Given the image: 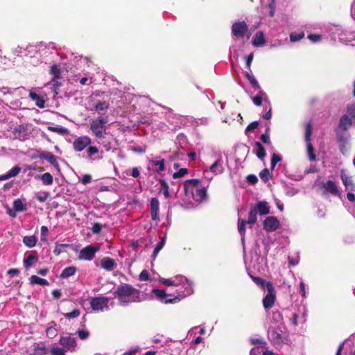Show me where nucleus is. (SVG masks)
<instances>
[{
    "instance_id": "f257e3e1",
    "label": "nucleus",
    "mask_w": 355,
    "mask_h": 355,
    "mask_svg": "<svg viewBox=\"0 0 355 355\" xmlns=\"http://www.w3.org/2000/svg\"><path fill=\"white\" fill-rule=\"evenodd\" d=\"M111 98L112 103L114 100H116L117 103L122 104H128V105L125 107L127 111H144L149 109L151 111L157 110L158 107H162L161 105L151 102L150 99L146 96H133L130 93L124 92L117 88H113L108 94Z\"/></svg>"
},
{
    "instance_id": "f03ea898",
    "label": "nucleus",
    "mask_w": 355,
    "mask_h": 355,
    "mask_svg": "<svg viewBox=\"0 0 355 355\" xmlns=\"http://www.w3.org/2000/svg\"><path fill=\"white\" fill-rule=\"evenodd\" d=\"M140 291L128 284H123L117 286L113 293L114 297L117 298L122 306H126L130 302H140Z\"/></svg>"
},
{
    "instance_id": "7ed1b4c3",
    "label": "nucleus",
    "mask_w": 355,
    "mask_h": 355,
    "mask_svg": "<svg viewBox=\"0 0 355 355\" xmlns=\"http://www.w3.org/2000/svg\"><path fill=\"white\" fill-rule=\"evenodd\" d=\"M108 123L107 117L101 116L98 118L92 121L90 123V129L96 137L98 139V143L103 144L105 150L108 151L112 148L110 141H104V135L105 134V125Z\"/></svg>"
},
{
    "instance_id": "20e7f679",
    "label": "nucleus",
    "mask_w": 355,
    "mask_h": 355,
    "mask_svg": "<svg viewBox=\"0 0 355 355\" xmlns=\"http://www.w3.org/2000/svg\"><path fill=\"white\" fill-rule=\"evenodd\" d=\"M184 290L178 288L176 291L178 295L171 298H166V296H172L171 294H167L164 290L155 288L152 291L153 293L158 298V300L164 304L174 303L177 300L183 298L187 295L192 293V288L189 284L187 279H184Z\"/></svg>"
},
{
    "instance_id": "39448f33",
    "label": "nucleus",
    "mask_w": 355,
    "mask_h": 355,
    "mask_svg": "<svg viewBox=\"0 0 355 355\" xmlns=\"http://www.w3.org/2000/svg\"><path fill=\"white\" fill-rule=\"evenodd\" d=\"M288 333L283 322L277 326H271L268 329V338L273 345L281 346L282 344L288 343Z\"/></svg>"
},
{
    "instance_id": "423d86ee",
    "label": "nucleus",
    "mask_w": 355,
    "mask_h": 355,
    "mask_svg": "<svg viewBox=\"0 0 355 355\" xmlns=\"http://www.w3.org/2000/svg\"><path fill=\"white\" fill-rule=\"evenodd\" d=\"M92 102V106L96 111H105L109 108L110 101L111 98L108 93L105 92L96 91L90 96Z\"/></svg>"
},
{
    "instance_id": "0eeeda50",
    "label": "nucleus",
    "mask_w": 355,
    "mask_h": 355,
    "mask_svg": "<svg viewBox=\"0 0 355 355\" xmlns=\"http://www.w3.org/2000/svg\"><path fill=\"white\" fill-rule=\"evenodd\" d=\"M270 213V206L266 201H259L251 206L249 211L250 222L257 223V214L267 215Z\"/></svg>"
},
{
    "instance_id": "6e6552de",
    "label": "nucleus",
    "mask_w": 355,
    "mask_h": 355,
    "mask_svg": "<svg viewBox=\"0 0 355 355\" xmlns=\"http://www.w3.org/2000/svg\"><path fill=\"white\" fill-rule=\"evenodd\" d=\"M268 294L263 299V305L266 309H270L274 305L276 300V291L270 282L266 284Z\"/></svg>"
},
{
    "instance_id": "1a4fd4ad",
    "label": "nucleus",
    "mask_w": 355,
    "mask_h": 355,
    "mask_svg": "<svg viewBox=\"0 0 355 355\" xmlns=\"http://www.w3.org/2000/svg\"><path fill=\"white\" fill-rule=\"evenodd\" d=\"M312 133V124L309 122L305 126V141L307 146V154L310 161L314 162L316 160V155L313 145L311 143V136Z\"/></svg>"
},
{
    "instance_id": "9d476101",
    "label": "nucleus",
    "mask_w": 355,
    "mask_h": 355,
    "mask_svg": "<svg viewBox=\"0 0 355 355\" xmlns=\"http://www.w3.org/2000/svg\"><path fill=\"white\" fill-rule=\"evenodd\" d=\"M45 96L44 92L39 88H32L29 90V97L39 108L42 109L45 107Z\"/></svg>"
},
{
    "instance_id": "9b49d317",
    "label": "nucleus",
    "mask_w": 355,
    "mask_h": 355,
    "mask_svg": "<svg viewBox=\"0 0 355 355\" xmlns=\"http://www.w3.org/2000/svg\"><path fill=\"white\" fill-rule=\"evenodd\" d=\"M248 31V26L244 21H236L232 26V33L236 37H243L245 35Z\"/></svg>"
},
{
    "instance_id": "f8f14e48",
    "label": "nucleus",
    "mask_w": 355,
    "mask_h": 355,
    "mask_svg": "<svg viewBox=\"0 0 355 355\" xmlns=\"http://www.w3.org/2000/svg\"><path fill=\"white\" fill-rule=\"evenodd\" d=\"M58 343L62 346V348L64 349L65 351H69L71 352L76 351L77 346L76 340L70 336H60Z\"/></svg>"
},
{
    "instance_id": "ddd939ff",
    "label": "nucleus",
    "mask_w": 355,
    "mask_h": 355,
    "mask_svg": "<svg viewBox=\"0 0 355 355\" xmlns=\"http://www.w3.org/2000/svg\"><path fill=\"white\" fill-rule=\"evenodd\" d=\"M92 143V139L88 136L79 137L74 139L73 147L75 151L80 152Z\"/></svg>"
},
{
    "instance_id": "4468645a",
    "label": "nucleus",
    "mask_w": 355,
    "mask_h": 355,
    "mask_svg": "<svg viewBox=\"0 0 355 355\" xmlns=\"http://www.w3.org/2000/svg\"><path fill=\"white\" fill-rule=\"evenodd\" d=\"M263 226L266 232H274L279 227L280 222L275 216H268L263 220Z\"/></svg>"
},
{
    "instance_id": "2eb2a0df",
    "label": "nucleus",
    "mask_w": 355,
    "mask_h": 355,
    "mask_svg": "<svg viewBox=\"0 0 355 355\" xmlns=\"http://www.w3.org/2000/svg\"><path fill=\"white\" fill-rule=\"evenodd\" d=\"M108 298L105 297H95L90 300V305L94 311H103L108 306Z\"/></svg>"
},
{
    "instance_id": "dca6fc26",
    "label": "nucleus",
    "mask_w": 355,
    "mask_h": 355,
    "mask_svg": "<svg viewBox=\"0 0 355 355\" xmlns=\"http://www.w3.org/2000/svg\"><path fill=\"white\" fill-rule=\"evenodd\" d=\"M98 250V248L92 245H88L80 250L79 259L90 261L95 257V254Z\"/></svg>"
},
{
    "instance_id": "f3484780",
    "label": "nucleus",
    "mask_w": 355,
    "mask_h": 355,
    "mask_svg": "<svg viewBox=\"0 0 355 355\" xmlns=\"http://www.w3.org/2000/svg\"><path fill=\"white\" fill-rule=\"evenodd\" d=\"M200 180L198 179H190L185 181L184 184V190L186 196H193L197 187L199 186Z\"/></svg>"
},
{
    "instance_id": "a211bd4d",
    "label": "nucleus",
    "mask_w": 355,
    "mask_h": 355,
    "mask_svg": "<svg viewBox=\"0 0 355 355\" xmlns=\"http://www.w3.org/2000/svg\"><path fill=\"white\" fill-rule=\"evenodd\" d=\"M50 73L53 76V87H55L54 90L57 94L56 89L59 88L60 86L59 80L61 78V70L60 67L58 64H53L50 69Z\"/></svg>"
},
{
    "instance_id": "6ab92c4d",
    "label": "nucleus",
    "mask_w": 355,
    "mask_h": 355,
    "mask_svg": "<svg viewBox=\"0 0 355 355\" xmlns=\"http://www.w3.org/2000/svg\"><path fill=\"white\" fill-rule=\"evenodd\" d=\"M150 216L153 220L158 219L159 202L157 198H152L150 200Z\"/></svg>"
},
{
    "instance_id": "aec40b11",
    "label": "nucleus",
    "mask_w": 355,
    "mask_h": 355,
    "mask_svg": "<svg viewBox=\"0 0 355 355\" xmlns=\"http://www.w3.org/2000/svg\"><path fill=\"white\" fill-rule=\"evenodd\" d=\"M340 178L347 190L352 191H355V184L353 182L352 177L347 176L344 170L341 171Z\"/></svg>"
},
{
    "instance_id": "412c9836",
    "label": "nucleus",
    "mask_w": 355,
    "mask_h": 355,
    "mask_svg": "<svg viewBox=\"0 0 355 355\" xmlns=\"http://www.w3.org/2000/svg\"><path fill=\"white\" fill-rule=\"evenodd\" d=\"M38 261V254L36 251H32L30 254L24 259V266L28 270L35 263Z\"/></svg>"
},
{
    "instance_id": "4be33fe9",
    "label": "nucleus",
    "mask_w": 355,
    "mask_h": 355,
    "mask_svg": "<svg viewBox=\"0 0 355 355\" xmlns=\"http://www.w3.org/2000/svg\"><path fill=\"white\" fill-rule=\"evenodd\" d=\"M36 49L38 51H42L44 50H48L50 51V53L52 52V51H58L60 49V47H58L57 44L54 42H49L46 43L44 42H41L39 44H37Z\"/></svg>"
},
{
    "instance_id": "5701e85b",
    "label": "nucleus",
    "mask_w": 355,
    "mask_h": 355,
    "mask_svg": "<svg viewBox=\"0 0 355 355\" xmlns=\"http://www.w3.org/2000/svg\"><path fill=\"white\" fill-rule=\"evenodd\" d=\"M101 265L107 271H112L116 267V261L110 257H104L101 259Z\"/></svg>"
},
{
    "instance_id": "b1692460",
    "label": "nucleus",
    "mask_w": 355,
    "mask_h": 355,
    "mask_svg": "<svg viewBox=\"0 0 355 355\" xmlns=\"http://www.w3.org/2000/svg\"><path fill=\"white\" fill-rule=\"evenodd\" d=\"M49 349L44 343H35L33 353L29 355H46Z\"/></svg>"
},
{
    "instance_id": "393cba45",
    "label": "nucleus",
    "mask_w": 355,
    "mask_h": 355,
    "mask_svg": "<svg viewBox=\"0 0 355 355\" xmlns=\"http://www.w3.org/2000/svg\"><path fill=\"white\" fill-rule=\"evenodd\" d=\"M323 187L326 193H329L334 196H337L339 193L338 187L332 180H328L326 183H323Z\"/></svg>"
},
{
    "instance_id": "a878e982",
    "label": "nucleus",
    "mask_w": 355,
    "mask_h": 355,
    "mask_svg": "<svg viewBox=\"0 0 355 355\" xmlns=\"http://www.w3.org/2000/svg\"><path fill=\"white\" fill-rule=\"evenodd\" d=\"M40 157L47 160L49 163H51L53 166L58 167V163L57 161V157L52 153L49 151H43L40 153Z\"/></svg>"
},
{
    "instance_id": "bb28decb",
    "label": "nucleus",
    "mask_w": 355,
    "mask_h": 355,
    "mask_svg": "<svg viewBox=\"0 0 355 355\" xmlns=\"http://www.w3.org/2000/svg\"><path fill=\"white\" fill-rule=\"evenodd\" d=\"M352 125V119L347 114H344L340 119L338 129L346 131Z\"/></svg>"
},
{
    "instance_id": "cd10ccee",
    "label": "nucleus",
    "mask_w": 355,
    "mask_h": 355,
    "mask_svg": "<svg viewBox=\"0 0 355 355\" xmlns=\"http://www.w3.org/2000/svg\"><path fill=\"white\" fill-rule=\"evenodd\" d=\"M196 201L201 202L207 198V189L205 187H197L195 193L192 196Z\"/></svg>"
},
{
    "instance_id": "c85d7f7f",
    "label": "nucleus",
    "mask_w": 355,
    "mask_h": 355,
    "mask_svg": "<svg viewBox=\"0 0 355 355\" xmlns=\"http://www.w3.org/2000/svg\"><path fill=\"white\" fill-rule=\"evenodd\" d=\"M266 42L263 32L258 31L255 33L252 39V45L256 47L262 46Z\"/></svg>"
},
{
    "instance_id": "c756f323",
    "label": "nucleus",
    "mask_w": 355,
    "mask_h": 355,
    "mask_svg": "<svg viewBox=\"0 0 355 355\" xmlns=\"http://www.w3.org/2000/svg\"><path fill=\"white\" fill-rule=\"evenodd\" d=\"M245 78L250 82L251 86L254 89H260V85L255 78V77L252 75L251 72V69L248 71H245L243 72Z\"/></svg>"
},
{
    "instance_id": "7c9ffc66",
    "label": "nucleus",
    "mask_w": 355,
    "mask_h": 355,
    "mask_svg": "<svg viewBox=\"0 0 355 355\" xmlns=\"http://www.w3.org/2000/svg\"><path fill=\"white\" fill-rule=\"evenodd\" d=\"M258 93L252 98V101L254 105L259 106L261 105L263 101H266L267 98V94L263 90L257 89Z\"/></svg>"
},
{
    "instance_id": "2f4dec72",
    "label": "nucleus",
    "mask_w": 355,
    "mask_h": 355,
    "mask_svg": "<svg viewBox=\"0 0 355 355\" xmlns=\"http://www.w3.org/2000/svg\"><path fill=\"white\" fill-rule=\"evenodd\" d=\"M256 223L250 222V216L248 215V220H239L238 221V231L240 234L244 237L245 233V225L247 224L254 225Z\"/></svg>"
},
{
    "instance_id": "473e14b6",
    "label": "nucleus",
    "mask_w": 355,
    "mask_h": 355,
    "mask_svg": "<svg viewBox=\"0 0 355 355\" xmlns=\"http://www.w3.org/2000/svg\"><path fill=\"white\" fill-rule=\"evenodd\" d=\"M341 130L337 129L336 130V139L338 143L339 147L340 150L345 147V144L347 143V137L343 134L340 132Z\"/></svg>"
},
{
    "instance_id": "72a5a7b5",
    "label": "nucleus",
    "mask_w": 355,
    "mask_h": 355,
    "mask_svg": "<svg viewBox=\"0 0 355 355\" xmlns=\"http://www.w3.org/2000/svg\"><path fill=\"white\" fill-rule=\"evenodd\" d=\"M29 281H30V284H31V285H35V284H38V285H41V286H49V282L46 279L39 277L38 276L35 275H32L29 278Z\"/></svg>"
},
{
    "instance_id": "f704fd0d",
    "label": "nucleus",
    "mask_w": 355,
    "mask_h": 355,
    "mask_svg": "<svg viewBox=\"0 0 355 355\" xmlns=\"http://www.w3.org/2000/svg\"><path fill=\"white\" fill-rule=\"evenodd\" d=\"M256 150L254 153L256 154L257 157L261 160L266 157V150L263 145L259 141L255 142Z\"/></svg>"
},
{
    "instance_id": "c9c22d12",
    "label": "nucleus",
    "mask_w": 355,
    "mask_h": 355,
    "mask_svg": "<svg viewBox=\"0 0 355 355\" xmlns=\"http://www.w3.org/2000/svg\"><path fill=\"white\" fill-rule=\"evenodd\" d=\"M47 130L58 133L60 135H69V130L62 126L57 125V126H48Z\"/></svg>"
},
{
    "instance_id": "e433bc0d",
    "label": "nucleus",
    "mask_w": 355,
    "mask_h": 355,
    "mask_svg": "<svg viewBox=\"0 0 355 355\" xmlns=\"http://www.w3.org/2000/svg\"><path fill=\"white\" fill-rule=\"evenodd\" d=\"M159 182L161 184L159 193H162L166 198H168L170 197V193L168 183L165 180L161 178L159 180Z\"/></svg>"
},
{
    "instance_id": "4c0bfd02",
    "label": "nucleus",
    "mask_w": 355,
    "mask_h": 355,
    "mask_svg": "<svg viewBox=\"0 0 355 355\" xmlns=\"http://www.w3.org/2000/svg\"><path fill=\"white\" fill-rule=\"evenodd\" d=\"M76 271L77 268L75 266L67 267L62 270V273L60 274V277L62 279L68 278L75 275Z\"/></svg>"
},
{
    "instance_id": "58836bf2",
    "label": "nucleus",
    "mask_w": 355,
    "mask_h": 355,
    "mask_svg": "<svg viewBox=\"0 0 355 355\" xmlns=\"http://www.w3.org/2000/svg\"><path fill=\"white\" fill-rule=\"evenodd\" d=\"M37 241V238L35 235L26 236L23 238L24 243L28 248L34 247Z\"/></svg>"
},
{
    "instance_id": "ea45409f",
    "label": "nucleus",
    "mask_w": 355,
    "mask_h": 355,
    "mask_svg": "<svg viewBox=\"0 0 355 355\" xmlns=\"http://www.w3.org/2000/svg\"><path fill=\"white\" fill-rule=\"evenodd\" d=\"M209 170L215 173V174H220L223 172V168L220 164V161L216 160L214 164H211V166L209 167Z\"/></svg>"
},
{
    "instance_id": "a19ab883",
    "label": "nucleus",
    "mask_w": 355,
    "mask_h": 355,
    "mask_svg": "<svg viewBox=\"0 0 355 355\" xmlns=\"http://www.w3.org/2000/svg\"><path fill=\"white\" fill-rule=\"evenodd\" d=\"M250 277L252 279V281L259 286L261 289L264 290L266 288V284L267 282L266 280L261 277H255L250 275Z\"/></svg>"
},
{
    "instance_id": "79ce46f5",
    "label": "nucleus",
    "mask_w": 355,
    "mask_h": 355,
    "mask_svg": "<svg viewBox=\"0 0 355 355\" xmlns=\"http://www.w3.org/2000/svg\"><path fill=\"white\" fill-rule=\"evenodd\" d=\"M166 243V238L163 237L161 239V241L157 244L156 247L154 249V251L153 252V259H155L157 256L159 251L164 248Z\"/></svg>"
},
{
    "instance_id": "37998d69",
    "label": "nucleus",
    "mask_w": 355,
    "mask_h": 355,
    "mask_svg": "<svg viewBox=\"0 0 355 355\" xmlns=\"http://www.w3.org/2000/svg\"><path fill=\"white\" fill-rule=\"evenodd\" d=\"M13 208L17 211H23L26 209V205L20 199L15 200L13 202Z\"/></svg>"
},
{
    "instance_id": "c03bdc74",
    "label": "nucleus",
    "mask_w": 355,
    "mask_h": 355,
    "mask_svg": "<svg viewBox=\"0 0 355 355\" xmlns=\"http://www.w3.org/2000/svg\"><path fill=\"white\" fill-rule=\"evenodd\" d=\"M41 180L44 185H51L53 182V176L49 173H45L41 176Z\"/></svg>"
},
{
    "instance_id": "a18cd8bd",
    "label": "nucleus",
    "mask_w": 355,
    "mask_h": 355,
    "mask_svg": "<svg viewBox=\"0 0 355 355\" xmlns=\"http://www.w3.org/2000/svg\"><path fill=\"white\" fill-rule=\"evenodd\" d=\"M184 279H183V281H182V284H183V285H182V286H180V288H182V287H184V284L185 283ZM159 282H160L161 283H162L163 284L166 285V286H177V287H179V288H180L179 285H178V284L175 282V281H172V280H171V279H170L161 278V279H159Z\"/></svg>"
},
{
    "instance_id": "49530a36",
    "label": "nucleus",
    "mask_w": 355,
    "mask_h": 355,
    "mask_svg": "<svg viewBox=\"0 0 355 355\" xmlns=\"http://www.w3.org/2000/svg\"><path fill=\"white\" fill-rule=\"evenodd\" d=\"M304 37V33L303 32L296 33L293 32L290 34V40L292 42H296L302 40Z\"/></svg>"
},
{
    "instance_id": "de8ad7c7",
    "label": "nucleus",
    "mask_w": 355,
    "mask_h": 355,
    "mask_svg": "<svg viewBox=\"0 0 355 355\" xmlns=\"http://www.w3.org/2000/svg\"><path fill=\"white\" fill-rule=\"evenodd\" d=\"M49 352L51 355H66L65 349L59 347H53Z\"/></svg>"
},
{
    "instance_id": "09e8293b",
    "label": "nucleus",
    "mask_w": 355,
    "mask_h": 355,
    "mask_svg": "<svg viewBox=\"0 0 355 355\" xmlns=\"http://www.w3.org/2000/svg\"><path fill=\"white\" fill-rule=\"evenodd\" d=\"M259 176L264 182H267L270 178V173L269 170L268 168L263 169L260 172Z\"/></svg>"
},
{
    "instance_id": "8fccbe9b",
    "label": "nucleus",
    "mask_w": 355,
    "mask_h": 355,
    "mask_svg": "<svg viewBox=\"0 0 355 355\" xmlns=\"http://www.w3.org/2000/svg\"><path fill=\"white\" fill-rule=\"evenodd\" d=\"M272 320L276 323L282 322L283 316L282 313L279 311H273L272 313Z\"/></svg>"
},
{
    "instance_id": "3c124183",
    "label": "nucleus",
    "mask_w": 355,
    "mask_h": 355,
    "mask_svg": "<svg viewBox=\"0 0 355 355\" xmlns=\"http://www.w3.org/2000/svg\"><path fill=\"white\" fill-rule=\"evenodd\" d=\"M80 315V311L78 309H73L71 312L64 313V316L68 319L78 318Z\"/></svg>"
},
{
    "instance_id": "603ef678",
    "label": "nucleus",
    "mask_w": 355,
    "mask_h": 355,
    "mask_svg": "<svg viewBox=\"0 0 355 355\" xmlns=\"http://www.w3.org/2000/svg\"><path fill=\"white\" fill-rule=\"evenodd\" d=\"M282 157L280 155L273 153L271 158V168L273 169L276 164L282 160Z\"/></svg>"
},
{
    "instance_id": "864d4df0",
    "label": "nucleus",
    "mask_w": 355,
    "mask_h": 355,
    "mask_svg": "<svg viewBox=\"0 0 355 355\" xmlns=\"http://www.w3.org/2000/svg\"><path fill=\"white\" fill-rule=\"evenodd\" d=\"M77 81L82 85H89L93 83L92 78H88L86 76L76 79V82Z\"/></svg>"
},
{
    "instance_id": "5fc2aeb1",
    "label": "nucleus",
    "mask_w": 355,
    "mask_h": 355,
    "mask_svg": "<svg viewBox=\"0 0 355 355\" xmlns=\"http://www.w3.org/2000/svg\"><path fill=\"white\" fill-rule=\"evenodd\" d=\"M26 128L23 125H19L15 128L14 133L17 135L18 137L25 136Z\"/></svg>"
},
{
    "instance_id": "6e6d98bb",
    "label": "nucleus",
    "mask_w": 355,
    "mask_h": 355,
    "mask_svg": "<svg viewBox=\"0 0 355 355\" xmlns=\"http://www.w3.org/2000/svg\"><path fill=\"white\" fill-rule=\"evenodd\" d=\"M187 173H188V170L185 168H182L179 171H178L177 172H175L173 173V178L175 179L180 178L184 176Z\"/></svg>"
},
{
    "instance_id": "4d7b16f0",
    "label": "nucleus",
    "mask_w": 355,
    "mask_h": 355,
    "mask_svg": "<svg viewBox=\"0 0 355 355\" xmlns=\"http://www.w3.org/2000/svg\"><path fill=\"white\" fill-rule=\"evenodd\" d=\"M49 232V229L46 226H42L41 227V241L42 242H46L47 241V235Z\"/></svg>"
},
{
    "instance_id": "13d9d810",
    "label": "nucleus",
    "mask_w": 355,
    "mask_h": 355,
    "mask_svg": "<svg viewBox=\"0 0 355 355\" xmlns=\"http://www.w3.org/2000/svg\"><path fill=\"white\" fill-rule=\"evenodd\" d=\"M21 171V168L18 166H15L12 168L7 173L9 178H12L17 176L19 173Z\"/></svg>"
},
{
    "instance_id": "bf43d9fd",
    "label": "nucleus",
    "mask_w": 355,
    "mask_h": 355,
    "mask_svg": "<svg viewBox=\"0 0 355 355\" xmlns=\"http://www.w3.org/2000/svg\"><path fill=\"white\" fill-rule=\"evenodd\" d=\"M99 150L97 147L89 146L87 149V155L92 157L93 155L98 154Z\"/></svg>"
},
{
    "instance_id": "052dcab7",
    "label": "nucleus",
    "mask_w": 355,
    "mask_h": 355,
    "mask_svg": "<svg viewBox=\"0 0 355 355\" xmlns=\"http://www.w3.org/2000/svg\"><path fill=\"white\" fill-rule=\"evenodd\" d=\"M152 162H153V164L155 166H159V168L157 170L158 172L164 171V169H165V166H164L165 161H164V159H162L161 160H153Z\"/></svg>"
},
{
    "instance_id": "680f3d73",
    "label": "nucleus",
    "mask_w": 355,
    "mask_h": 355,
    "mask_svg": "<svg viewBox=\"0 0 355 355\" xmlns=\"http://www.w3.org/2000/svg\"><path fill=\"white\" fill-rule=\"evenodd\" d=\"M308 103L311 106H318L322 104L320 99L318 97L313 96L309 99Z\"/></svg>"
},
{
    "instance_id": "e2e57ef3",
    "label": "nucleus",
    "mask_w": 355,
    "mask_h": 355,
    "mask_svg": "<svg viewBox=\"0 0 355 355\" xmlns=\"http://www.w3.org/2000/svg\"><path fill=\"white\" fill-rule=\"evenodd\" d=\"M76 334L81 340H85L89 336V331L85 329H78L77 330Z\"/></svg>"
},
{
    "instance_id": "0e129e2a",
    "label": "nucleus",
    "mask_w": 355,
    "mask_h": 355,
    "mask_svg": "<svg viewBox=\"0 0 355 355\" xmlns=\"http://www.w3.org/2000/svg\"><path fill=\"white\" fill-rule=\"evenodd\" d=\"M57 331L55 328L47 327L46 334L49 338H53L57 335Z\"/></svg>"
},
{
    "instance_id": "69168bd1",
    "label": "nucleus",
    "mask_w": 355,
    "mask_h": 355,
    "mask_svg": "<svg viewBox=\"0 0 355 355\" xmlns=\"http://www.w3.org/2000/svg\"><path fill=\"white\" fill-rule=\"evenodd\" d=\"M140 281H148L150 279L149 272L146 270H143L139 276Z\"/></svg>"
},
{
    "instance_id": "338daca9",
    "label": "nucleus",
    "mask_w": 355,
    "mask_h": 355,
    "mask_svg": "<svg viewBox=\"0 0 355 355\" xmlns=\"http://www.w3.org/2000/svg\"><path fill=\"white\" fill-rule=\"evenodd\" d=\"M25 51H26V49L21 46H17L16 47L14 50H13V53L16 55V56H21L23 55L24 54V55H26V53H25Z\"/></svg>"
},
{
    "instance_id": "774afa93",
    "label": "nucleus",
    "mask_w": 355,
    "mask_h": 355,
    "mask_svg": "<svg viewBox=\"0 0 355 355\" xmlns=\"http://www.w3.org/2000/svg\"><path fill=\"white\" fill-rule=\"evenodd\" d=\"M322 36L319 34H309L308 39L311 40L312 42H318L321 40Z\"/></svg>"
}]
</instances>
